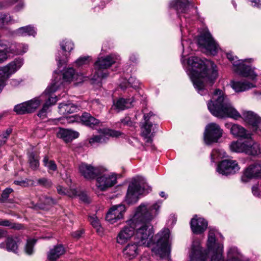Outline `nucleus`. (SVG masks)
Returning <instances> with one entry per match:
<instances>
[{"label":"nucleus","mask_w":261,"mask_h":261,"mask_svg":"<svg viewBox=\"0 0 261 261\" xmlns=\"http://www.w3.org/2000/svg\"><path fill=\"white\" fill-rule=\"evenodd\" d=\"M207 106L210 112L215 117H230L236 120L242 117L254 131L261 135V118L252 111H244L242 116L223 91L216 89Z\"/></svg>","instance_id":"obj_1"},{"label":"nucleus","mask_w":261,"mask_h":261,"mask_svg":"<svg viewBox=\"0 0 261 261\" xmlns=\"http://www.w3.org/2000/svg\"><path fill=\"white\" fill-rule=\"evenodd\" d=\"M187 71L195 88L200 95L208 92L218 77L216 65L211 61H203L197 57H191L188 60Z\"/></svg>","instance_id":"obj_2"},{"label":"nucleus","mask_w":261,"mask_h":261,"mask_svg":"<svg viewBox=\"0 0 261 261\" xmlns=\"http://www.w3.org/2000/svg\"><path fill=\"white\" fill-rule=\"evenodd\" d=\"M217 231L211 229L208 234L207 241V250H202L198 241H194L191 246L189 255V261H205L207 256H211L210 261H224L223 255V246L216 242V236ZM228 259L227 261H241L236 248H231L228 252Z\"/></svg>","instance_id":"obj_3"},{"label":"nucleus","mask_w":261,"mask_h":261,"mask_svg":"<svg viewBox=\"0 0 261 261\" xmlns=\"http://www.w3.org/2000/svg\"><path fill=\"white\" fill-rule=\"evenodd\" d=\"M162 201H158L151 205L142 203L136 209L132 218L127 221V225L118 233L116 242L119 244L127 242L133 236L137 223L140 221H151L159 213Z\"/></svg>","instance_id":"obj_4"},{"label":"nucleus","mask_w":261,"mask_h":261,"mask_svg":"<svg viewBox=\"0 0 261 261\" xmlns=\"http://www.w3.org/2000/svg\"><path fill=\"white\" fill-rule=\"evenodd\" d=\"M170 235V230L164 228L152 240V244L154 245L151 249L152 251L161 258H168L169 257L171 249Z\"/></svg>","instance_id":"obj_5"},{"label":"nucleus","mask_w":261,"mask_h":261,"mask_svg":"<svg viewBox=\"0 0 261 261\" xmlns=\"http://www.w3.org/2000/svg\"><path fill=\"white\" fill-rule=\"evenodd\" d=\"M149 221H140L137 223L135 239L139 246L149 247L152 244L154 231L152 227L147 224Z\"/></svg>","instance_id":"obj_6"},{"label":"nucleus","mask_w":261,"mask_h":261,"mask_svg":"<svg viewBox=\"0 0 261 261\" xmlns=\"http://www.w3.org/2000/svg\"><path fill=\"white\" fill-rule=\"evenodd\" d=\"M117 60V57L114 55L98 58L94 64L95 73L91 80L93 82H99L102 79L107 77L108 73L106 69L115 63Z\"/></svg>","instance_id":"obj_7"},{"label":"nucleus","mask_w":261,"mask_h":261,"mask_svg":"<svg viewBox=\"0 0 261 261\" xmlns=\"http://www.w3.org/2000/svg\"><path fill=\"white\" fill-rule=\"evenodd\" d=\"M230 149L232 152L255 155L260 153L258 144L254 142L252 138L243 139L232 142L229 145Z\"/></svg>","instance_id":"obj_8"},{"label":"nucleus","mask_w":261,"mask_h":261,"mask_svg":"<svg viewBox=\"0 0 261 261\" xmlns=\"http://www.w3.org/2000/svg\"><path fill=\"white\" fill-rule=\"evenodd\" d=\"M226 56L228 59L232 63L235 72L242 76L248 77L252 80H255L257 76V74L254 71V68L244 64L245 61H250L252 60L251 59L240 60H238L237 56H234L231 53H228Z\"/></svg>","instance_id":"obj_9"},{"label":"nucleus","mask_w":261,"mask_h":261,"mask_svg":"<svg viewBox=\"0 0 261 261\" xmlns=\"http://www.w3.org/2000/svg\"><path fill=\"white\" fill-rule=\"evenodd\" d=\"M57 90L56 87H47L45 91L39 97L35 98V99L39 100V105L42 102H44L43 107L38 112V116L42 119L46 117L47 111L49 108L54 105L58 101V96L54 93Z\"/></svg>","instance_id":"obj_10"},{"label":"nucleus","mask_w":261,"mask_h":261,"mask_svg":"<svg viewBox=\"0 0 261 261\" xmlns=\"http://www.w3.org/2000/svg\"><path fill=\"white\" fill-rule=\"evenodd\" d=\"M22 59L18 58L7 65L0 67V92L5 85V81L15 73L23 65Z\"/></svg>","instance_id":"obj_11"},{"label":"nucleus","mask_w":261,"mask_h":261,"mask_svg":"<svg viewBox=\"0 0 261 261\" xmlns=\"http://www.w3.org/2000/svg\"><path fill=\"white\" fill-rule=\"evenodd\" d=\"M151 190V188L147 185L143 187L137 182H132L128 186L125 200L128 204L136 203L139 199V196L145 192L148 193Z\"/></svg>","instance_id":"obj_12"},{"label":"nucleus","mask_w":261,"mask_h":261,"mask_svg":"<svg viewBox=\"0 0 261 261\" xmlns=\"http://www.w3.org/2000/svg\"><path fill=\"white\" fill-rule=\"evenodd\" d=\"M198 44L205 49L208 53L215 56L219 49V45L212 37L210 32H206L201 34L198 39Z\"/></svg>","instance_id":"obj_13"},{"label":"nucleus","mask_w":261,"mask_h":261,"mask_svg":"<svg viewBox=\"0 0 261 261\" xmlns=\"http://www.w3.org/2000/svg\"><path fill=\"white\" fill-rule=\"evenodd\" d=\"M223 130L220 126L215 123H211L205 127L204 133V139L207 144L217 142L222 137Z\"/></svg>","instance_id":"obj_14"},{"label":"nucleus","mask_w":261,"mask_h":261,"mask_svg":"<svg viewBox=\"0 0 261 261\" xmlns=\"http://www.w3.org/2000/svg\"><path fill=\"white\" fill-rule=\"evenodd\" d=\"M105 170L101 168V173L97 176L96 186L101 191H105L114 186L117 182V177L113 173H105Z\"/></svg>","instance_id":"obj_15"},{"label":"nucleus","mask_w":261,"mask_h":261,"mask_svg":"<svg viewBox=\"0 0 261 261\" xmlns=\"http://www.w3.org/2000/svg\"><path fill=\"white\" fill-rule=\"evenodd\" d=\"M122 135L120 131L110 129H103L101 130V133L98 135H94L92 136L89 139V143L93 145L95 143H104L108 142L110 137H118Z\"/></svg>","instance_id":"obj_16"},{"label":"nucleus","mask_w":261,"mask_h":261,"mask_svg":"<svg viewBox=\"0 0 261 261\" xmlns=\"http://www.w3.org/2000/svg\"><path fill=\"white\" fill-rule=\"evenodd\" d=\"M153 115L152 112L144 115L145 122L141 127V135L146 139V143L147 145L152 144V138L153 137V133H155L154 130L155 125H154V126L153 127V124L149 122L150 118L153 116Z\"/></svg>","instance_id":"obj_17"},{"label":"nucleus","mask_w":261,"mask_h":261,"mask_svg":"<svg viewBox=\"0 0 261 261\" xmlns=\"http://www.w3.org/2000/svg\"><path fill=\"white\" fill-rule=\"evenodd\" d=\"M77 75L75 74L74 69L73 68H68L62 75L61 74L54 73L55 79L51 85L47 87H56L57 90L62 85L63 81L70 82L75 79Z\"/></svg>","instance_id":"obj_18"},{"label":"nucleus","mask_w":261,"mask_h":261,"mask_svg":"<svg viewBox=\"0 0 261 261\" xmlns=\"http://www.w3.org/2000/svg\"><path fill=\"white\" fill-rule=\"evenodd\" d=\"M126 207L124 204L112 206L107 212L106 219L112 224L122 219L125 212Z\"/></svg>","instance_id":"obj_19"},{"label":"nucleus","mask_w":261,"mask_h":261,"mask_svg":"<svg viewBox=\"0 0 261 261\" xmlns=\"http://www.w3.org/2000/svg\"><path fill=\"white\" fill-rule=\"evenodd\" d=\"M240 169V167L236 161L224 160L218 165L217 171L222 175H227L234 174Z\"/></svg>","instance_id":"obj_20"},{"label":"nucleus","mask_w":261,"mask_h":261,"mask_svg":"<svg viewBox=\"0 0 261 261\" xmlns=\"http://www.w3.org/2000/svg\"><path fill=\"white\" fill-rule=\"evenodd\" d=\"M79 170L81 175L87 179H94L101 173V168L94 167L84 163L79 165Z\"/></svg>","instance_id":"obj_21"},{"label":"nucleus","mask_w":261,"mask_h":261,"mask_svg":"<svg viewBox=\"0 0 261 261\" xmlns=\"http://www.w3.org/2000/svg\"><path fill=\"white\" fill-rule=\"evenodd\" d=\"M39 106V100L32 99L15 106L14 110L18 114L31 113Z\"/></svg>","instance_id":"obj_22"},{"label":"nucleus","mask_w":261,"mask_h":261,"mask_svg":"<svg viewBox=\"0 0 261 261\" xmlns=\"http://www.w3.org/2000/svg\"><path fill=\"white\" fill-rule=\"evenodd\" d=\"M255 79H256V77ZM250 80L252 81V82H249L246 80L231 81L230 85L236 92H242L255 87L254 82L256 79L254 80Z\"/></svg>","instance_id":"obj_23"},{"label":"nucleus","mask_w":261,"mask_h":261,"mask_svg":"<svg viewBox=\"0 0 261 261\" xmlns=\"http://www.w3.org/2000/svg\"><path fill=\"white\" fill-rule=\"evenodd\" d=\"M207 222L202 218H197V216L193 218L190 222L191 228L195 234L203 233L207 227Z\"/></svg>","instance_id":"obj_24"},{"label":"nucleus","mask_w":261,"mask_h":261,"mask_svg":"<svg viewBox=\"0 0 261 261\" xmlns=\"http://www.w3.org/2000/svg\"><path fill=\"white\" fill-rule=\"evenodd\" d=\"M169 7L174 9L179 15V13H188L190 5L188 0H173L170 3Z\"/></svg>","instance_id":"obj_25"},{"label":"nucleus","mask_w":261,"mask_h":261,"mask_svg":"<svg viewBox=\"0 0 261 261\" xmlns=\"http://www.w3.org/2000/svg\"><path fill=\"white\" fill-rule=\"evenodd\" d=\"M244 177L248 179L261 178V165L255 163L250 165L244 172L243 178Z\"/></svg>","instance_id":"obj_26"},{"label":"nucleus","mask_w":261,"mask_h":261,"mask_svg":"<svg viewBox=\"0 0 261 261\" xmlns=\"http://www.w3.org/2000/svg\"><path fill=\"white\" fill-rule=\"evenodd\" d=\"M134 102V99H125L120 98L116 100L113 101L112 108L117 112L131 108Z\"/></svg>","instance_id":"obj_27"},{"label":"nucleus","mask_w":261,"mask_h":261,"mask_svg":"<svg viewBox=\"0 0 261 261\" xmlns=\"http://www.w3.org/2000/svg\"><path fill=\"white\" fill-rule=\"evenodd\" d=\"M138 246L136 242L127 244L123 249L124 257L129 260L136 257L138 254Z\"/></svg>","instance_id":"obj_28"},{"label":"nucleus","mask_w":261,"mask_h":261,"mask_svg":"<svg viewBox=\"0 0 261 261\" xmlns=\"http://www.w3.org/2000/svg\"><path fill=\"white\" fill-rule=\"evenodd\" d=\"M57 137L63 139L66 142L71 141L79 137V133L71 129L60 128L58 132Z\"/></svg>","instance_id":"obj_29"},{"label":"nucleus","mask_w":261,"mask_h":261,"mask_svg":"<svg viewBox=\"0 0 261 261\" xmlns=\"http://www.w3.org/2000/svg\"><path fill=\"white\" fill-rule=\"evenodd\" d=\"M80 119L83 124L92 128L98 126L100 123V121L98 119L87 112L82 114Z\"/></svg>","instance_id":"obj_30"},{"label":"nucleus","mask_w":261,"mask_h":261,"mask_svg":"<svg viewBox=\"0 0 261 261\" xmlns=\"http://www.w3.org/2000/svg\"><path fill=\"white\" fill-rule=\"evenodd\" d=\"M230 132L235 137H240L242 139L251 138V134L242 126L233 124L231 125Z\"/></svg>","instance_id":"obj_31"},{"label":"nucleus","mask_w":261,"mask_h":261,"mask_svg":"<svg viewBox=\"0 0 261 261\" xmlns=\"http://www.w3.org/2000/svg\"><path fill=\"white\" fill-rule=\"evenodd\" d=\"M65 248L62 245L55 246L47 253V258L50 261H54L64 254Z\"/></svg>","instance_id":"obj_32"},{"label":"nucleus","mask_w":261,"mask_h":261,"mask_svg":"<svg viewBox=\"0 0 261 261\" xmlns=\"http://www.w3.org/2000/svg\"><path fill=\"white\" fill-rule=\"evenodd\" d=\"M40 203L35 205V208L38 207L40 209H47L48 207L56 203V200L46 195H42L39 198Z\"/></svg>","instance_id":"obj_33"},{"label":"nucleus","mask_w":261,"mask_h":261,"mask_svg":"<svg viewBox=\"0 0 261 261\" xmlns=\"http://www.w3.org/2000/svg\"><path fill=\"white\" fill-rule=\"evenodd\" d=\"M59 113L61 115H67L75 112L77 108L72 103L63 102L60 103L58 107Z\"/></svg>","instance_id":"obj_34"},{"label":"nucleus","mask_w":261,"mask_h":261,"mask_svg":"<svg viewBox=\"0 0 261 261\" xmlns=\"http://www.w3.org/2000/svg\"><path fill=\"white\" fill-rule=\"evenodd\" d=\"M20 244V239L16 237H8L7 239L6 247L9 251L17 253L18 246Z\"/></svg>","instance_id":"obj_35"},{"label":"nucleus","mask_w":261,"mask_h":261,"mask_svg":"<svg viewBox=\"0 0 261 261\" xmlns=\"http://www.w3.org/2000/svg\"><path fill=\"white\" fill-rule=\"evenodd\" d=\"M18 35L20 36H33L36 34V31L34 27L32 25H27L20 27L16 31Z\"/></svg>","instance_id":"obj_36"},{"label":"nucleus","mask_w":261,"mask_h":261,"mask_svg":"<svg viewBox=\"0 0 261 261\" xmlns=\"http://www.w3.org/2000/svg\"><path fill=\"white\" fill-rule=\"evenodd\" d=\"M28 158L30 167L33 170L37 169L39 166V159L38 156L32 152L29 153Z\"/></svg>","instance_id":"obj_37"},{"label":"nucleus","mask_w":261,"mask_h":261,"mask_svg":"<svg viewBox=\"0 0 261 261\" xmlns=\"http://www.w3.org/2000/svg\"><path fill=\"white\" fill-rule=\"evenodd\" d=\"M9 48H14V53H10V54H21L27 52L28 46L25 44H19L16 46V45H12Z\"/></svg>","instance_id":"obj_38"},{"label":"nucleus","mask_w":261,"mask_h":261,"mask_svg":"<svg viewBox=\"0 0 261 261\" xmlns=\"http://www.w3.org/2000/svg\"><path fill=\"white\" fill-rule=\"evenodd\" d=\"M14 22L12 17L9 14H1L0 15V28L4 27L10 23Z\"/></svg>","instance_id":"obj_39"},{"label":"nucleus","mask_w":261,"mask_h":261,"mask_svg":"<svg viewBox=\"0 0 261 261\" xmlns=\"http://www.w3.org/2000/svg\"><path fill=\"white\" fill-rule=\"evenodd\" d=\"M126 85H123L122 84H120V88L124 90L127 87H131L134 89H137L139 88V81L134 77H130L126 83Z\"/></svg>","instance_id":"obj_40"},{"label":"nucleus","mask_w":261,"mask_h":261,"mask_svg":"<svg viewBox=\"0 0 261 261\" xmlns=\"http://www.w3.org/2000/svg\"><path fill=\"white\" fill-rule=\"evenodd\" d=\"M14 48H6L0 49V64L5 61L11 56L10 53H14Z\"/></svg>","instance_id":"obj_41"},{"label":"nucleus","mask_w":261,"mask_h":261,"mask_svg":"<svg viewBox=\"0 0 261 261\" xmlns=\"http://www.w3.org/2000/svg\"><path fill=\"white\" fill-rule=\"evenodd\" d=\"M34 182L35 185V186L37 185L46 188L51 187L53 185L51 180L45 177L37 179L36 181H34Z\"/></svg>","instance_id":"obj_42"},{"label":"nucleus","mask_w":261,"mask_h":261,"mask_svg":"<svg viewBox=\"0 0 261 261\" xmlns=\"http://www.w3.org/2000/svg\"><path fill=\"white\" fill-rule=\"evenodd\" d=\"M43 165L46 167L48 170L56 171L57 167L55 162L53 160H49L47 156H44L43 160Z\"/></svg>","instance_id":"obj_43"},{"label":"nucleus","mask_w":261,"mask_h":261,"mask_svg":"<svg viewBox=\"0 0 261 261\" xmlns=\"http://www.w3.org/2000/svg\"><path fill=\"white\" fill-rule=\"evenodd\" d=\"M61 46L64 51L70 53L74 48V44L70 40H64L61 43Z\"/></svg>","instance_id":"obj_44"},{"label":"nucleus","mask_w":261,"mask_h":261,"mask_svg":"<svg viewBox=\"0 0 261 261\" xmlns=\"http://www.w3.org/2000/svg\"><path fill=\"white\" fill-rule=\"evenodd\" d=\"M0 225L6 227H9L11 228H14L16 229H20V226L19 225L13 223L11 221L6 219H0Z\"/></svg>","instance_id":"obj_45"},{"label":"nucleus","mask_w":261,"mask_h":261,"mask_svg":"<svg viewBox=\"0 0 261 261\" xmlns=\"http://www.w3.org/2000/svg\"><path fill=\"white\" fill-rule=\"evenodd\" d=\"M91 61V58L89 56L81 57L76 60L75 64L77 66L81 67L88 64Z\"/></svg>","instance_id":"obj_46"},{"label":"nucleus","mask_w":261,"mask_h":261,"mask_svg":"<svg viewBox=\"0 0 261 261\" xmlns=\"http://www.w3.org/2000/svg\"><path fill=\"white\" fill-rule=\"evenodd\" d=\"M12 132V128H7L6 131L2 132L0 134V146L4 144L6 142Z\"/></svg>","instance_id":"obj_47"},{"label":"nucleus","mask_w":261,"mask_h":261,"mask_svg":"<svg viewBox=\"0 0 261 261\" xmlns=\"http://www.w3.org/2000/svg\"><path fill=\"white\" fill-rule=\"evenodd\" d=\"M36 241L34 239L28 240L25 247V251L27 254L31 255L33 253V247Z\"/></svg>","instance_id":"obj_48"},{"label":"nucleus","mask_w":261,"mask_h":261,"mask_svg":"<svg viewBox=\"0 0 261 261\" xmlns=\"http://www.w3.org/2000/svg\"><path fill=\"white\" fill-rule=\"evenodd\" d=\"M14 183L16 185H20L22 187H28L35 186V182L34 180L29 179H25L22 180H15Z\"/></svg>","instance_id":"obj_49"},{"label":"nucleus","mask_w":261,"mask_h":261,"mask_svg":"<svg viewBox=\"0 0 261 261\" xmlns=\"http://www.w3.org/2000/svg\"><path fill=\"white\" fill-rule=\"evenodd\" d=\"M223 151L222 150L219 149H214L211 154V161L212 162H215V160L219 158L223 157V155L222 154Z\"/></svg>","instance_id":"obj_50"},{"label":"nucleus","mask_w":261,"mask_h":261,"mask_svg":"<svg viewBox=\"0 0 261 261\" xmlns=\"http://www.w3.org/2000/svg\"><path fill=\"white\" fill-rule=\"evenodd\" d=\"M89 221L91 225L97 230H99L101 226L99 220L96 217L90 216L89 218Z\"/></svg>","instance_id":"obj_51"},{"label":"nucleus","mask_w":261,"mask_h":261,"mask_svg":"<svg viewBox=\"0 0 261 261\" xmlns=\"http://www.w3.org/2000/svg\"><path fill=\"white\" fill-rule=\"evenodd\" d=\"M91 107L94 110H101L103 106L98 99H94L91 102Z\"/></svg>","instance_id":"obj_52"},{"label":"nucleus","mask_w":261,"mask_h":261,"mask_svg":"<svg viewBox=\"0 0 261 261\" xmlns=\"http://www.w3.org/2000/svg\"><path fill=\"white\" fill-rule=\"evenodd\" d=\"M121 123L124 125L128 126H133L134 125V123L131 120L130 118L128 116H126L121 119Z\"/></svg>","instance_id":"obj_53"},{"label":"nucleus","mask_w":261,"mask_h":261,"mask_svg":"<svg viewBox=\"0 0 261 261\" xmlns=\"http://www.w3.org/2000/svg\"><path fill=\"white\" fill-rule=\"evenodd\" d=\"M13 189L11 188H6L5 189L2 194V198L3 200H6L9 196L10 193L13 192Z\"/></svg>","instance_id":"obj_54"},{"label":"nucleus","mask_w":261,"mask_h":261,"mask_svg":"<svg viewBox=\"0 0 261 261\" xmlns=\"http://www.w3.org/2000/svg\"><path fill=\"white\" fill-rule=\"evenodd\" d=\"M77 194V191L74 189H67L65 195H67L70 197H74L76 196Z\"/></svg>","instance_id":"obj_55"},{"label":"nucleus","mask_w":261,"mask_h":261,"mask_svg":"<svg viewBox=\"0 0 261 261\" xmlns=\"http://www.w3.org/2000/svg\"><path fill=\"white\" fill-rule=\"evenodd\" d=\"M248 2L252 6L261 9V0H248Z\"/></svg>","instance_id":"obj_56"},{"label":"nucleus","mask_w":261,"mask_h":261,"mask_svg":"<svg viewBox=\"0 0 261 261\" xmlns=\"http://www.w3.org/2000/svg\"><path fill=\"white\" fill-rule=\"evenodd\" d=\"M15 2H17L18 4L15 7L16 11H19L23 8L24 6L23 0H16Z\"/></svg>","instance_id":"obj_57"},{"label":"nucleus","mask_w":261,"mask_h":261,"mask_svg":"<svg viewBox=\"0 0 261 261\" xmlns=\"http://www.w3.org/2000/svg\"><path fill=\"white\" fill-rule=\"evenodd\" d=\"M57 192L59 194L65 195L67 189L61 186L57 187Z\"/></svg>","instance_id":"obj_58"},{"label":"nucleus","mask_w":261,"mask_h":261,"mask_svg":"<svg viewBox=\"0 0 261 261\" xmlns=\"http://www.w3.org/2000/svg\"><path fill=\"white\" fill-rule=\"evenodd\" d=\"M83 233V231L82 230H78L75 232H73L72 235L74 238L79 239L82 236Z\"/></svg>","instance_id":"obj_59"},{"label":"nucleus","mask_w":261,"mask_h":261,"mask_svg":"<svg viewBox=\"0 0 261 261\" xmlns=\"http://www.w3.org/2000/svg\"><path fill=\"white\" fill-rule=\"evenodd\" d=\"M252 192L253 194L255 196H259L260 195L259 189L257 186H254L252 188Z\"/></svg>","instance_id":"obj_60"},{"label":"nucleus","mask_w":261,"mask_h":261,"mask_svg":"<svg viewBox=\"0 0 261 261\" xmlns=\"http://www.w3.org/2000/svg\"><path fill=\"white\" fill-rule=\"evenodd\" d=\"M56 60L58 62V66H60L62 64V62L65 61V60L64 59H62V58L60 57V53H58V54L56 55Z\"/></svg>","instance_id":"obj_61"},{"label":"nucleus","mask_w":261,"mask_h":261,"mask_svg":"<svg viewBox=\"0 0 261 261\" xmlns=\"http://www.w3.org/2000/svg\"><path fill=\"white\" fill-rule=\"evenodd\" d=\"M7 231L4 229L0 228V239L6 238L7 236Z\"/></svg>","instance_id":"obj_62"},{"label":"nucleus","mask_w":261,"mask_h":261,"mask_svg":"<svg viewBox=\"0 0 261 261\" xmlns=\"http://www.w3.org/2000/svg\"><path fill=\"white\" fill-rule=\"evenodd\" d=\"M19 83H20L19 81H18L16 80H15V79H13L11 81V85H12L13 86H17L19 84Z\"/></svg>","instance_id":"obj_63"},{"label":"nucleus","mask_w":261,"mask_h":261,"mask_svg":"<svg viewBox=\"0 0 261 261\" xmlns=\"http://www.w3.org/2000/svg\"><path fill=\"white\" fill-rule=\"evenodd\" d=\"M62 120L64 121H66L67 122H73L74 120V119L73 118V117H70L69 118L66 117Z\"/></svg>","instance_id":"obj_64"}]
</instances>
